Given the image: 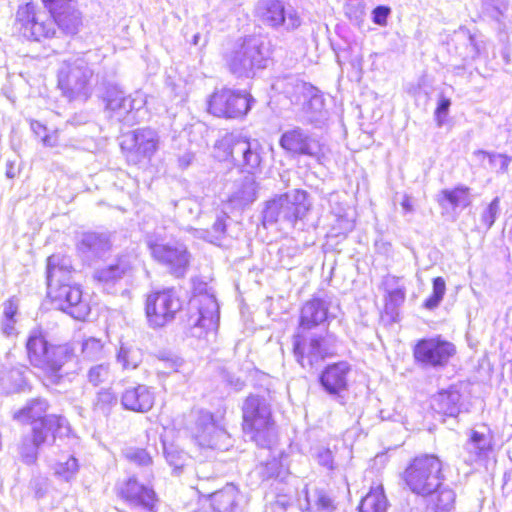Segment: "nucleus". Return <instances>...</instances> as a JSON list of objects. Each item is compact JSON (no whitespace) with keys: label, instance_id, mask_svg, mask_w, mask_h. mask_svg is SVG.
<instances>
[{"label":"nucleus","instance_id":"58836bf2","mask_svg":"<svg viewBox=\"0 0 512 512\" xmlns=\"http://www.w3.org/2000/svg\"><path fill=\"white\" fill-rule=\"evenodd\" d=\"M48 402L44 398H35L27 403V405L15 413L14 418L19 420L30 419L31 422L40 421L47 417Z\"/></svg>","mask_w":512,"mask_h":512},{"label":"nucleus","instance_id":"aec40b11","mask_svg":"<svg viewBox=\"0 0 512 512\" xmlns=\"http://www.w3.org/2000/svg\"><path fill=\"white\" fill-rule=\"evenodd\" d=\"M141 475L134 474L119 488L120 496L133 507L142 508L148 512H156L158 501L150 482H140Z\"/></svg>","mask_w":512,"mask_h":512},{"label":"nucleus","instance_id":"603ef678","mask_svg":"<svg viewBox=\"0 0 512 512\" xmlns=\"http://www.w3.org/2000/svg\"><path fill=\"white\" fill-rule=\"evenodd\" d=\"M173 205L183 218H196L201 212L200 204L194 198H184L173 202Z\"/></svg>","mask_w":512,"mask_h":512},{"label":"nucleus","instance_id":"ddd939ff","mask_svg":"<svg viewBox=\"0 0 512 512\" xmlns=\"http://www.w3.org/2000/svg\"><path fill=\"white\" fill-rule=\"evenodd\" d=\"M152 257L176 277H183L190 263V253L181 243H163L161 235L154 233L147 237Z\"/></svg>","mask_w":512,"mask_h":512},{"label":"nucleus","instance_id":"a18cd8bd","mask_svg":"<svg viewBox=\"0 0 512 512\" xmlns=\"http://www.w3.org/2000/svg\"><path fill=\"white\" fill-rule=\"evenodd\" d=\"M482 10L492 20L504 24L509 9V0H481Z\"/></svg>","mask_w":512,"mask_h":512},{"label":"nucleus","instance_id":"ea45409f","mask_svg":"<svg viewBox=\"0 0 512 512\" xmlns=\"http://www.w3.org/2000/svg\"><path fill=\"white\" fill-rule=\"evenodd\" d=\"M117 402L118 397L111 388H102L97 392L93 401V411L107 417Z\"/></svg>","mask_w":512,"mask_h":512},{"label":"nucleus","instance_id":"5701e85b","mask_svg":"<svg viewBox=\"0 0 512 512\" xmlns=\"http://www.w3.org/2000/svg\"><path fill=\"white\" fill-rule=\"evenodd\" d=\"M110 249L111 242L108 235L105 233H84L77 244L79 256L89 265L102 259Z\"/></svg>","mask_w":512,"mask_h":512},{"label":"nucleus","instance_id":"1a4fd4ad","mask_svg":"<svg viewBox=\"0 0 512 512\" xmlns=\"http://www.w3.org/2000/svg\"><path fill=\"white\" fill-rule=\"evenodd\" d=\"M402 478L412 493L429 496L441 487L444 479L442 462L432 454L417 456L408 464Z\"/></svg>","mask_w":512,"mask_h":512},{"label":"nucleus","instance_id":"0e129e2a","mask_svg":"<svg viewBox=\"0 0 512 512\" xmlns=\"http://www.w3.org/2000/svg\"><path fill=\"white\" fill-rule=\"evenodd\" d=\"M31 488L34 491L35 497L40 499L46 495L47 480L42 477H36L31 480Z\"/></svg>","mask_w":512,"mask_h":512},{"label":"nucleus","instance_id":"864d4df0","mask_svg":"<svg viewBox=\"0 0 512 512\" xmlns=\"http://www.w3.org/2000/svg\"><path fill=\"white\" fill-rule=\"evenodd\" d=\"M435 512H451L454 509L456 494L452 489H438Z\"/></svg>","mask_w":512,"mask_h":512},{"label":"nucleus","instance_id":"7c9ffc66","mask_svg":"<svg viewBox=\"0 0 512 512\" xmlns=\"http://www.w3.org/2000/svg\"><path fill=\"white\" fill-rule=\"evenodd\" d=\"M275 86L278 89H282L283 93L291 100L294 104H302L303 100L306 101L309 93H313L314 86L306 83L296 76H288L283 80L276 82Z\"/></svg>","mask_w":512,"mask_h":512},{"label":"nucleus","instance_id":"69168bd1","mask_svg":"<svg viewBox=\"0 0 512 512\" xmlns=\"http://www.w3.org/2000/svg\"><path fill=\"white\" fill-rule=\"evenodd\" d=\"M159 361L163 362L164 367L171 371H177V368L182 365V360L179 357L167 353L160 354Z\"/></svg>","mask_w":512,"mask_h":512},{"label":"nucleus","instance_id":"c03bdc74","mask_svg":"<svg viewBox=\"0 0 512 512\" xmlns=\"http://www.w3.org/2000/svg\"><path fill=\"white\" fill-rule=\"evenodd\" d=\"M53 468L56 476L68 482L77 475L79 464L78 460L72 455L61 456Z\"/></svg>","mask_w":512,"mask_h":512},{"label":"nucleus","instance_id":"423d86ee","mask_svg":"<svg viewBox=\"0 0 512 512\" xmlns=\"http://www.w3.org/2000/svg\"><path fill=\"white\" fill-rule=\"evenodd\" d=\"M215 151L219 159L231 160L243 172L255 174L260 171L263 147L257 139L227 133L215 143Z\"/></svg>","mask_w":512,"mask_h":512},{"label":"nucleus","instance_id":"2eb2a0df","mask_svg":"<svg viewBox=\"0 0 512 512\" xmlns=\"http://www.w3.org/2000/svg\"><path fill=\"white\" fill-rule=\"evenodd\" d=\"M255 100L245 91L221 89L215 91L208 101V111L216 116L228 119L245 116Z\"/></svg>","mask_w":512,"mask_h":512},{"label":"nucleus","instance_id":"f704fd0d","mask_svg":"<svg viewBox=\"0 0 512 512\" xmlns=\"http://www.w3.org/2000/svg\"><path fill=\"white\" fill-rule=\"evenodd\" d=\"M116 358L123 370H134L143 361V351L135 344L121 343Z\"/></svg>","mask_w":512,"mask_h":512},{"label":"nucleus","instance_id":"bb28decb","mask_svg":"<svg viewBox=\"0 0 512 512\" xmlns=\"http://www.w3.org/2000/svg\"><path fill=\"white\" fill-rule=\"evenodd\" d=\"M255 174H248L236 180L228 197V202L235 208H243L257 198V182Z\"/></svg>","mask_w":512,"mask_h":512},{"label":"nucleus","instance_id":"b1692460","mask_svg":"<svg viewBox=\"0 0 512 512\" xmlns=\"http://www.w3.org/2000/svg\"><path fill=\"white\" fill-rule=\"evenodd\" d=\"M492 451L493 444L490 433L472 430L463 446L462 458L468 465L481 463L490 457Z\"/></svg>","mask_w":512,"mask_h":512},{"label":"nucleus","instance_id":"f3484780","mask_svg":"<svg viewBox=\"0 0 512 512\" xmlns=\"http://www.w3.org/2000/svg\"><path fill=\"white\" fill-rule=\"evenodd\" d=\"M191 434L202 448L227 450L231 445L229 434L216 424L213 414L207 411L197 413Z\"/></svg>","mask_w":512,"mask_h":512},{"label":"nucleus","instance_id":"20e7f679","mask_svg":"<svg viewBox=\"0 0 512 512\" xmlns=\"http://www.w3.org/2000/svg\"><path fill=\"white\" fill-rule=\"evenodd\" d=\"M26 350L30 364L41 369L53 385L61 384L70 373L68 368L76 362L75 350L71 344H51L40 330L30 332Z\"/></svg>","mask_w":512,"mask_h":512},{"label":"nucleus","instance_id":"c85d7f7f","mask_svg":"<svg viewBox=\"0 0 512 512\" xmlns=\"http://www.w3.org/2000/svg\"><path fill=\"white\" fill-rule=\"evenodd\" d=\"M29 371L26 366H16L0 371V390L3 393L11 394L25 391L28 386L26 373Z\"/></svg>","mask_w":512,"mask_h":512},{"label":"nucleus","instance_id":"13d9d810","mask_svg":"<svg viewBox=\"0 0 512 512\" xmlns=\"http://www.w3.org/2000/svg\"><path fill=\"white\" fill-rule=\"evenodd\" d=\"M451 106V100L445 97L443 94L439 96L437 107L434 112V117L437 122V125L441 127L448 115L449 109Z\"/></svg>","mask_w":512,"mask_h":512},{"label":"nucleus","instance_id":"49530a36","mask_svg":"<svg viewBox=\"0 0 512 512\" xmlns=\"http://www.w3.org/2000/svg\"><path fill=\"white\" fill-rule=\"evenodd\" d=\"M303 108L307 113H311L309 120L311 122L319 120L324 110V99L319 90L314 87L313 93H309L306 101L303 100Z\"/></svg>","mask_w":512,"mask_h":512},{"label":"nucleus","instance_id":"a878e982","mask_svg":"<svg viewBox=\"0 0 512 512\" xmlns=\"http://www.w3.org/2000/svg\"><path fill=\"white\" fill-rule=\"evenodd\" d=\"M155 396L150 387L144 384L127 387L121 395V405L125 410L145 413L154 405Z\"/></svg>","mask_w":512,"mask_h":512},{"label":"nucleus","instance_id":"2f4dec72","mask_svg":"<svg viewBox=\"0 0 512 512\" xmlns=\"http://www.w3.org/2000/svg\"><path fill=\"white\" fill-rule=\"evenodd\" d=\"M303 498L299 499L301 509L309 512H331L334 509L332 498L321 489L303 490Z\"/></svg>","mask_w":512,"mask_h":512},{"label":"nucleus","instance_id":"de8ad7c7","mask_svg":"<svg viewBox=\"0 0 512 512\" xmlns=\"http://www.w3.org/2000/svg\"><path fill=\"white\" fill-rule=\"evenodd\" d=\"M39 448L40 445L30 436H24L18 449L21 461L27 465L35 464L38 458Z\"/></svg>","mask_w":512,"mask_h":512},{"label":"nucleus","instance_id":"9b49d317","mask_svg":"<svg viewBox=\"0 0 512 512\" xmlns=\"http://www.w3.org/2000/svg\"><path fill=\"white\" fill-rule=\"evenodd\" d=\"M254 16L261 24L277 32L290 33L302 24L297 9L284 0H257Z\"/></svg>","mask_w":512,"mask_h":512},{"label":"nucleus","instance_id":"bf43d9fd","mask_svg":"<svg viewBox=\"0 0 512 512\" xmlns=\"http://www.w3.org/2000/svg\"><path fill=\"white\" fill-rule=\"evenodd\" d=\"M315 458L319 465L328 470H333L334 459L330 449L324 447L318 448L315 453Z\"/></svg>","mask_w":512,"mask_h":512},{"label":"nucleus","instance_id":"e2e57ef3","mask_svg":"<svg viewBox=\"0 0 512 512\" xmlns=\"http://www.w3.org/2000/svg\"><path fill=\"white\" fill-rule=\"evenodd\" d=\"M391 10L387 6H377L372 11V20L375 24L383 26L387 23V18L390 14Z\"/></svg>","mask_w":512,"mask_h":512},{"label":"nucleus","instance_id":"39448f33","mask_svg":"<svg viewBox=\"0 0 512 512\" xmlns=\"http://www.w3.org/2000/svg\"><path fill=\"white\" fill-rule=\"evenodd\" d=\"M242 415L245 436L260 447H269L275 433L268 397L264 394L251 393L243 402Z\"/></svg>","mask_w":512,"mask_h":512},{"label":"nucleus","instance_id":"4468645a","mask_svg":"<svg viewBox=\"0 0 512 512\" xmlns=\"http://www.w3.org/2000/svg\"><path fill=\"white\" fill-rule=\"evenodd\" d=\"M191 304L197 308V316L190 317L194 329L202 328L206 331H214L218 328L219 304L212 287L204 281H194V295Z\"/></svg>","mask_w":512,"mask_h":512},{"label":"nucleus","instance_id":"cd10ccee","mask_svg":"<svg viewBox=\"0 0 512 512\" xmlns=\"http://www.w3.org/2000/svg\"><path fill=\"white\" fill-rule=\"evenodd\" d=\"M453 41L456 43L458 55L464 61H473L479 55L483 48V41L476 34H472L469 29L460 27L455 32Z\"/></svg>","mask_w":512,"mask_h":512},{"label":"nucleus","instance_id":"a19ab883","mask_svg":"<svg viewBox=\"0 0 512 512\" xmlns=\"http://www.w3.org/2000/svg\"><path fill=\"white\" fill-rule=\"evenodd\" d=\"M126 97L125 93L117 87H110L106 90L104 98L106 110L110 113L112 119H123L122 104Z\"/></svg>","mask_w":512,"mask_h":512},{"label":"nucleus","instance_id":"6e6d98bb","mask_svg":"<svg viewBox=\"0 0 512 512\" xmlns=\"http://www.w3.org/2000/svg\"><path fill=\"white\" fill-rule=\"evenodd\" d=\"M500 213V198L495 197L482 211L480 221L486 230H489Z\"/></svg>","mask_w":512,"mask_h":512},{"label":"nucleus","instance_id":"4c0bfd02","mask_svg":"<svg viewBox=\"0 0 512 512\" xmlns=\"http://www.w3.org/2000/svg\"><path fill=\"white\" fill-rule=\"evenodd\" d=\"M475 156L482 162L484 168H489L496 173H505L511 163V158L507 155L478 150Z\"/></svg>","mask_w":512,"mask_h":512},{"label":"nucleus","instance_id":"72a5a7b5","mask_svg":"<svg viewBox=\"0 0 512 512\" xmlns=\"http://www.w3.org/2000/svg\"><path fill=\"white\" fill-rule=\"evenodd\" d=\"M469 190L470 189L465 186H458L451 190L444 189L441 191L438 202L444 209H447L448 206H450L453 210L458 207L465 208L471 203Z\"/></svg>","mask_w":512,"mask_h":512},{"label":"nucleus","instance_id":"6ab92c4d","mask_svg":"<svg viewBox=\"0 0 512 512\" xmlns=\"http://www.w3.org/2000/svg\"><path fill=\"white\" fill-rule=\"evenodd\" d=\"M351 365L346 361H340L327 365L319 375L321 388L332 399L344 404L345 393L348 390V376Z\"/></svg>","mask_w":512,"mask_h":512},{"label":"nucleus","instance_id":"37998d69","mask_svg":"<svg viewBox=\"0 0 512 512\" xmlns=\"http://www.w3.org/2000/svg\"><path fill=\"white\" fill-rule=\"evenodd\" d=\"M128 459L142 468L141 479L144 482H151L154 478L153 471L151 469L152 457L144 449H134L127 454Z\"/></svg>","mask_w":512,"mask_h":512},{"label":"nucleus","instance_id":"4be33fe9","mask_svg":"<svg viewBox=\"0 0 512 512\" xmlns=\"http://www.w3.org/2000/svg\"><path fill=\"white\" fill-rule=\"evenodd\" d=\"M132 264V255H118L110 262L96 268L93 272V279L104 286L114 285L132 271Z\"/></svg>","mask_w":512,"mask_h":512},{"label":"nucleus","instance_id":"338daca9","mask_svg":"<svg viewBox=\"0 0 512 512\" xmlns=\"http://www.w3.org/2000/svg\"><path fill=\"white\" fill-rule=\"evenodd\" d=\"M17 309V305H15L12 300L5 302L3 310L4 318L8 321L15 320L14 317L17 314Z\"/></svg>","mask_w":512,"mask_h":512},{"label":"nucleus","instance_id":"9d476101","mask_svg":"<svg viewBox=\"0 0 512 512\" xmlns=\"http://www.w3.org/2000/svg\"><path fill=\"white\" fill-rule=\"evenodd\" d=\"M226 62L235 76L251 78L267 66L268 50L260 37L248 36L235 43Z\"/></svg>","mask_w":512,"mask_h":512},{"label":"nucleus","instance_id":"f8f14e48","mask_svg":"<svg viewBox=\"0 0 512 512\" xmlns=\"http://www.w3.org/2000/svg\"><path fill=\"white\" fill-rule=\"evenodd\" d=\"M182 309V300L175 288H164L147 295L145 312L153 328L164 327L175 319Z\"/></svg>","mask_w":512,"mask_h":512},{"label":"nucleus","instance_id":"3c124183","mask_svg":"<svg viewBox=\"0 0 512 512\" xmlns=\"http://www.w3.org/2000/svg\"><path fill=\"white\" fill-rule=\"evenodd\" d=\"M446 291L445 280L442 277H436L432 283V294L424 301L423 307L428 310H434L439 306Z\"/></svg>","mask_w":512,"mask_h":512},{"label":"nucleus","instance_id":"5fc2aeb1","mask_svg":"<svg viewBox=\"0 0 512 512\" xmlns=\"http://www.w3.org/2000/svg\"><path fill=\"white\" fill-rule=\"evenodd\" d=\"M82 354L89 360H98L103 356V343L100 339L89 337L82 343Z\"/></svg>","mask_w":512,"mask_h":512},{"label":"nucleus","instance_id":"e433bc0d","mask_svg":"<svg viewBox=\"0 0 512 512\" xmlns=\"http://www.w3.org/2000/svg\"><path fill=\"white\" fill-rule=\"evenodd\" d=\"M255 471L263 481L274 479L282 482L289 474L288 469L278 458H272L266 462L261 463L256 467Z\"/></svg>","mask_w":512,"mask_h":512},{"label":"nucleus","instance_id":"79ce46f5","mask_svg":"<svg viewBox=\"0 0 512 512\" xmlns=\"http://www.w3.org/2000/svg\"><path fill=\"white\" fill-rule=\"evenodd\" d=\"M359 512H386L387 500L382 489L371 490L358 507Z\"/></svg>","mask_w":512,"mask_h":512},{"label":"nucleus","instance_id":"412c9836","mask_svg":"<svg viewBox=\"0 0 512 512\" xmlns=\"http://www.w3.org/2000/svg\"><path fill=\"white\" fill-rule=\"evenodd\" d=\"M279 143L284 150L294 155L318 158L321 151L319 142L299 127L284 132Z\"/></svg>","mask_w":512,"mask_h":512},{"label":"nucleus","instance_id":"680f3d73","mask_svg":"<svg viewBox=\"0 0 512 512\" xmlns=\"http://www.w3.org/2000/svg\"><path fill=\"white\" fill-rule=\"evenodd\" d=\"M167 462L174 467L175 470L181 469L184 465L185 453L176 450H165Z\"/></svg>","mask_w":512,"mask_h":512},{"label":"nucleus","instance_id":"393cba45","mask_svg":"<svg viewBox=\"0 0 512 512\" xmlns=\"http://www.w3.org/2000/svg\"><path fill=\"white\" fill-rule=\"evenodd\" d=\"M69 430L66 418L50 414L40 421L32 422V434L29 436L41 446L48 442L50 436L55 442L57 436L67 434Z\"/></svg>","mask_w":512,"mask_h":512},{"label":"nucleus","instance_id":"09e8293b","mask_svg":"<svg viewBox=\"0 0 512 512\" xmlns=\"http://www.w3.org/2000/svg\"><path fill=\"white\" fill-rule=\"evenodd\" d=\"M398 280L395 276H388L385 280L388 305L393 307H398L405 301V288L397 286Z\"/></svg>","mask_w":512,"mask_h":512},{"label":"nucleus","instance_id":"7ed1b4c3","mask_svg":"<svg viewBox=\"0 0 512 512\" xmlns=\"http://www.w3.org/2000/svg\"><path fill=\"white\" fill-rule=\"evenodd\" d=\"M74 272L69 256L53 254L47 259V289L54 307L76 320H84L90 306L82 297L79 285L72 284Z\"/></svg>","mask_w":512,"mask_h":512},{"label":"nucleus","instance_id":"0eeeda50","mask_svg":"<svg viewBox=\"0 0 512 512\" xmlns=\"http://www.w3.org/2000/svg\"><path fill=\"white\" fill-rule=\"evenodd\" d=\"M92 52L71 57L58 70V86L69 99L87 100L92 91L94 68L90 63Z\"/></svg>","mask_w":512,"mask_h":512},{"label":"nucleus","instance_id":"f03ea898","mask_svg":"<svg viewBox=\"0 0 512 512\" xmlns=\"http://www.w3.org/2000/svg\"><path fill=\"white\" fill-rule=\"evenodd\" d=\"M15 26L26 40L41 42L57 37L56 27L67 36L78 34L83 26V15L77 1L50 16L35 3L28 2L18 7Z\"/></svg>","mask_w":512,"mask_h":512},{"label":"nucleus","instance_id":"052dcab7","mask_svg":"<svg viewBox=\"0 0 512 512\" xmlns=\"http://www.w3.org/2000/svg\"><path fill=\"white\" fill-rule=\"evenodd\" d=\"M77 0H41L47 15L50 16L61 9H65L68 5L75 3Z\"/></svg>","mask_w":512,"mask_h":512},{"label":"nucleus","instance_id":"473e14b6","mask_svg":"<svg viewBox=\"0 0 512 512\" xmlns=\"http://www.w3.org/2000/svg\"><path fill=\"white\" fill-rule=\"evenodd\" d=\"M239 492L233 484L210 495L213 512H241L238 506Z\"/></svg>","mask_w":512,"mask_h":512},{"label":"nucleus","instance_id":"c9c22d12","mask_svg":"<svg viewBox=\"0 0 512 512\" xmlns=\"http://www.w3.org/2000/svg\"><path fill=\"white\" fill-rule=\"evenodd\" d=\"M146 104L144 96L136 92L134 95H128L122 104L123 119L116 121L123 122L127 125H133L138 122L139 114L142 112Z\"/></svg>","mask_w":512,"mask_h":512},{"label":"nucleus","instance_id":"a211bd4d","mask_svg":"<svg viewBox=\"0 0 512 512\" xmlns=\"http://www.w3.org/2000/svg\"><path fill=\"white\" fill-rule=\"evenodd\" d=\"M159 145L158 133L151 128H139L127 134L121 147L127 151L130 161L138 163L144 159L150 160Z\"/></svg>","mask_w":512,"mask_h":512},{"label":"nucleus","instance_id":"4d7b16f0","mask_svg":"<svg viewBox=\"0 0 512 512\" xmlns=\"http://www.w3.org/2000/svg\"><path fill=\"white\" fill-rule=\"evenodd\" d=\"M110 374V365L102 363L92 366L88 370L87 378L90 384L98 386L106 382L109 379Z\"/></svg>","mask_w":512,"mask_h":512},{"label":"nucleus","instance_id":"c756f323","mask_svg":"<svg viewBox=\"0 0 512 512\" xmlns=\"http://www.w3.org/2000/svg\"><path fill=\"white\" fill-rule=\"evenodd\" d=\"M461 394L458 389L450 387L440 391L432 400V408L439 414L456 417L460 412Z\"/></svg>","mask_w":512,"mask_h":512},{"label":"nucleus","instance_id":"774afa93","mask_svg":"<svg viewBox=\"0 0 512 512\" xmlns=\"http://www.w3.org/2000/svg\"><path fill=\"white\" fill-rule=\"evenodd\" d=\"M195 156L191 152H186L178 158L179 167L182 169L188 168L194 161Z\"/></svg>","mask_w":512,"mask_h":512},{"label":"nucleus","instance_id":"6e6552de","mask_svg":"<svg viewBox=\"0 0 512 512\" xmlns=\"http://www.w3.org/2000/svg\"><path fill=\"white\" fill-rule=\"evenodd\" d=\"M309 209L308 193L305 190L293 189L266 203L263 224H280L283 228L294 227L298 220L306 216Z\"/></svg>","mask_w":512,"mask_h":512},{"label":"nucleus","instance_id":"dca6fc26","mask_svg":"<svg viewBox=\"0 0 512 512\" xmlns=\"http://www.w3.org/2000/svg\"><path fill=\"white\" fill-rule=\"evenodd\" d=\"M455 354V346L440 337L420 339L413 348L415 363L422 368H443Z\"/></svg>","mask_w":512,"mask_h":512},{"label":"nucleus","instance_id":"f257e3e1","mask_svg":"<svg viewBox=\"0 0 512 512\" xmlns=\"http://www.w3.org/2000/svg\"><path fill=\"white\" fill-rule=\"evenodd\" d=\"M329 302L321 298H313L301 309L299 327L293 337V353L296 361L304 369H312L327 357L336 353V337L323 332H313L328 321Z\"/></svg>","mask_w":512,"mask_h":512},{"label":"nucleus","instance_id":"8fccbe9b","mask_svg":"<svg viewBox=\"0 0 512 512\" xmlns=\"http://www.w3.org/2000/svg\"><path fill=\"white\" fill-rule=\"evenodd\" d=\"M226 218H228V216L224 212H221L219 215H217L211 230L201 231L200 237L210 243H216L217 241L221 240L226 233Z\"/></svg>","mask_w":512,"mask_h":512}]
</instances>
